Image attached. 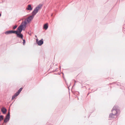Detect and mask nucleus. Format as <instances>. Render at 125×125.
<instances>
[{
	"instance_id": "nucleus-21",
	"label": "nucleus",
	"mask_w": 125,
	"mask_h": 125,
	"mask_svg": "<svg viewBox=\"0 0 125 125\" xmlns=\"http://www.w3.org/2000/svg\"><path fill=\"white\" fill-rule=\"evenodd\" d=\"M1 14H0V16H1Z\"/></svg>"
},
{
	"instance_id": "nucleus-19",
	"label": "nucleus",
	"mask_w": 125,
	"mask_h": 125,
	"mask_svg": "<svg viewBox=\"0 0 125 125\" xmlns=\"http://www.w3.org/2000/svg\"><path fill=\"white\" fill-rule=\"evenodd\" d=\"M117 113H115V112H114V113H113V114H115V116H116V114Z\"/></svg>"
},
{
	"instance_id": "nucleus-7",
	"label": "nucleus",
	"mask_w": 125,
	"mask_h": 125,
	"mask_svg": "<svg viewBox=\"0 0 125 125\" xmlns=\"http://www.w3.org/2000/svg\"><path fill=\"white\" fill-rule=\"evenodd\" d=\"M43 40L42 39L41 40L38 41L37 43L40 46L43 43Z\"/></svg>"
},
{
	"instance_id": "nucleus-22",
	"label": "nucleus",
	"mask_w": 125,
	"mask_h": 125,
	"mask_svg": "<svg viewBox=\"0 0 125 125\" xmlns=\"http://www.w3.org/2000/svg\"><path fill=\"white\" fill-rule=\"evenodd\" d=\"M35 37H36L37 38V36L36 35V36H35Z\"/></svg>"
},
{
	"instance_id": "nucleus-5",
	"label": "nucleus",
	"mask_w": 125,
	"mask_h": 125,
	"mask_svg": "<svg viewBox=\"0 0 125 125\" xmlns=\"http://www.w3.org/2000/svg\"><path fill=\"white\" fill-rule=\"evenodd\" d=\"M10 112H9L4 120V122L6 123L10 119Z\"/></svg>"
},
{
	"instance_id": "nucleus-18",
	"label": "nucleus",
	"mask_w": 125,
	"mask_h": 125,
	"mask_svg": "<svg viewBox=\"0 0 125 125\" xmlns=\"http://www.w3.org/2000/svg\"><path fill=\"white\" fill-rule=\"evenodd\" d=\"M17 27V25H15L13 27V30H14L16 29Z\"/></svg>"
},
{
	"instance_id": "nucleus-13",
	"label": "nucleus",
	"mask_w": 125,
	"mask_h": 125,
	"mask_svg": "<svg viewBox=\"0 0 125 125\" xmlns=\"http://www.w3.org/2000/svg\"><path fill=\"white\" fill-rule=\"evenodd\" d=\"M22 88H20V89L19 90L18 92L16 93L18 95L20 94L21 91L22 90Z\"/></svg>"
},
{
	"instance_id": "nucleus-2",
	"label": "nucleus",
	"mask_w": 125,
	"mask_h": 125,
	"mask_svg": "<svg viewBox=\"0 0 125 125\" xmlns=\"http://www.w3.org/2000/svg\"><path fill=\"white\" fill-rule=\"evenodd\" d=\"M42 6L41 4H39L36 7L34 10L32 12V15L34 16L38 12V10L40 9Z\"/></svg>"
},
{
	"instance_id": "nucleus-11",
	"label": "nucleus",
	"mask_w": 125,
	"mask_h": 125,
	"mask_svg": "<svg viewBox=\"0 0 125 125\" xmlns=\"http://www.w3.org/2000/svg\"><path fill=\"white\" fill-rule=\"evenodd\" d=\"M18 95H19L17 94L16 93L14 94V95L12 96V100L14 99Z\"/></svg>"
},
{
	"instance_id": "nucleus-16",
	"label": "nucleus",
	"mask_w": 125,
	"mask_h": 125,
	"mask_svg": "<svg viewBox=\"0 0 125 125\" xmlns=\"http://www.w3.org/2000/svg\"><path fill=\"white\" fill-rule=\"evenodd\" d=\"M3 115L0 116V121H1L3 119Z\"/></svg>"
},
{
	"instance_id": "nucleus-3",
	"label": "nucleus",
	"mask_w": 125,
	"mask_h": 125,
	"mask_svg": "<svg viewBox=\"0 0 125 125\" xmlns=\"http://www.w3.org/2000/svg\"><path fill=\"white\" fill-rule=\"evenodd\" d=\"M34 17V16L32 15L30 16L26 19H25L24 22H23V24L26 26V24L29 23L33 19Z\"/></svg>"
},
{
	"instance_id": "nucleus-17",
	"label": "nucleus",
	"mask_w": 125,
	"mask_h": 125,
	"mask_svg": "<svg viewBox=\"0 0 125 125\" xmlns=\"http://www.w3.org/2000/svg\"><path fill=\"white\" fill-rule=\"evenodd\" d=\"M23 45H24L25 44V40L23 39Z\"/></svg>"
},
{
	"instance_id": "nucleus-10",
	"label": "nucleus",
	"mask_w": 125,
	"mask_h": 125,
	"mask_svg": "<svg viewBox=\"0 0 125 125\" xmlns=\"http://www.w3.org/2000/svg\"><path fill=\"white\" fill-rule=\"evenodd\" d=\"M48 27V24L47 23H46L43 26V28L45 30H46Z\"/></svg>"
},
{
	"instance_id": "nucleus-4",
	"label": "nucleus",
	"mask_w": 125,
	"mask_h": 125,
	"mask_svg": "<svg viewBox=\"0 0 125 125\" xmlns=\"http://www.w3.org/2000/svg\"><path fill=\"white\" fill-rule=\"evenodd\" d=\"M116 106H115L113 108V110H112V113L111 114H110L109 116V118H113L115 117H115H116V116H115V114H113L114 112H115V113L117 112L116 109Z\"/></svg>"
},
{
	"instance_id": "nucleus-1",
	"label": "nucleus",
	"mask_w": 125,
	"mask_h": 125,
	"mask_svg": "<svg viewBox=\"0 0 125 125\" xmlns=\"http://www.w3.org/2000/svg\"><path fill=\"white\" fill-rule=\"evenodd\" d=\"M26 27V26L23 24L22 22L21 24L18 27L17 29L16 32L18 33H21V32L22 30H25V28Z\"/></svg>"
},
{
	"instance_id": "nucleus-15",
	"label": "nucleus",
	"mask_w": 125,
	"mask_h": 125,
	"mask_svg": "<svg viewBox=\"0 0 125 125\" xmlns=\"http://www.w3.org/2000/svg\"><path fill=\"white\" fill-rule=\"evenodd\" d=\"M5 33L6 35L8 34H10V31H7L5 32Z\"/></svg>"
},
{
	"instance_id": "nucleus-14",
	"label": "nucleus",
	"mask_w": 125,
	"mask_h": 125,
	"mask_svg": "<svg viewBox=\"0 0 125 125\" xmlns=\"http://www.w3.org/2000/svg\"><path fill=\"white\" fill-rule=\"evenodd\" d=\"M10 31V34L13 33L16 34V31H14L13 30Z\"/></svg>"
},
{
	"instance_id": "nucleus-12",
	"label": "nucleus",
	"mask_w": 125,
	"mask_h": 125,
	"mask_svg": "<svg viewBox=\"0 0 125 125\" xmlns=\"http://www.w3.org/2000/svg\"><path fill=\"white\" fill-rule=\"evenodd\" d=\"M18 95H19L17 94L16 93L14 94V95L12 96V100L14 99Z\"/></svg>"
},
{
	"instance_id": "nucleus-6",
	"label": "nucleus",
	"mask_w": 125,
	"mask_h": 125,
	"mask_svg": "<svg viewBox=\"0 0 125 125\" xmlns=\"http://www.w3.org/2000/svg\"><path fill=\"white\" fill-rule=\"evenodd\" d=\"M17 34V37L21 38V39H23V35L21 33H18L17 32L16 33Z\"/></svg>"
},
{
	"instance_id": "nucleus-20",
	"label": "nucleus",
	"mask_w": 125,
	"mask_h": 125,
	"mask_svg": "<svg viewBox=\"0 0 125 125\" xmlns=\"http://www.w3.org/2000/svg\"><path fill=\"white\" fill-rule=\"evenodd\" d=\"M36 42H37V41L38 42V39H36Z\"/></svg>"
},
{
	"instance_id": "nucleus-8",
	"label": "nucleus",
	"mask_w": 125,
	"mask_h": 125,
	"mask_svg": "<svg viewBox=\"0 0 125 125\" xmlns=\"http://www.w3.org/2000/svg\"><path fill=\"white\" fill-rule=\"evenodd\" d=\"M1 111L3 114H5L6 113L7 110L5 108L3 107L1 109Z\"/></svg>"
},
{
	"instance_id": "nucleus-9",
	"label": "nucleus",
	"mask_w": 125,
	"mask_h": 125,
	"mask_svg": "<svg viewBox=\"0 0 125 125\" xmlns=\"http://www.w3.org/2000/svg\"><path fill=\"white\" fill-rule=\"evenodd\" d=\"M32 8L31 7V5L30 4L29 5H28V7L26 8V9L28 10H32Z\"/></svg>"
}]
</instances>
